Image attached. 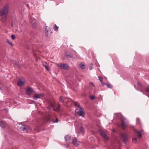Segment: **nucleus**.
<instances>
[{
    "mask_svg": "<svg viewBox=\"0 0 149 149\" xmlns=\"http://www.w3.org/2000/svg\"><path fill=\"white\" fill-rule=\"evenodd\" d=\"M9 10V5L8 4H6L3 7L2 9H0V16L3 14H8Z\"/></svg>",
    "mask_w": 149,
    "mask_h": 149,
    "instance_id": "nucleus-1",
    "label": "nucleus"
},
{
    "mask_svg": "<svg viewBox=\"0 0 149 149\" xmlns=\"http://www.w3.org/2000/svg\"><path fill=\"white\" fill-rule=\"evenodd\" d=\"M76 113L80 116H82L84 117L85 115V113L84 111V109L82 107L80 108L79 109H77L75 111Z\"/></svg>",
    "mask_w": 149,
    "mask_h": 149,
    "instance_id": "nucleus-2",
    "label": "nucleus"
},
{
    "mask_svg": "<svg viewBox=\"0 0 149 149\" xmlns=\"http://www.w3.org/2000/svg\"><path fill=\"white\" fill-rule=\"evenodd\" d=\"M57 65L58 68L62 69H67L69 68V66L66 64H58Z\"/></svg>",
    "mask_w": 149,
    "mask_h": 149,
    "instance_id": "nucleus-3",
    "label": "nucleus"
},
{
    "mask_svg": "<svg viewBox=\"0 0 149 149\" xmlns=\"http://www.w3.org/2000/svg\"><path fill=\"white\" fill-rule=\"evenodd\" d=\"M44 96V94L43 93L37 94L36 93L33 96V99L34 100H37L38 98H41Z\"/></svg>",
    "mask_w": 149,
    "mask_h": 149,
    "instance_id": "nucleus-4",
    "label": "nucleus"
},
{
    "mask_svg": "<svg viewBox=\"0 0 149 149\" xmlns=\"http://www.w3.org/2000/svg\"><path fill=\"white\" fill-rule=\"evenodd\" d=\"M72 143L75 146H79V142L77 139L75 138H72Z\"/></svg>",
    "mask_w": 149,
    "mask_h": 149,
    "instance_id": "nucleus-5",
    "label": "nucleus"
},
{
    "mask_svg": "<svg viewBox=\"0 0 149 149\" xmlns=\"http://www.w3.org/2000/svg\"><path fill=\"white\" fill-rule=\"evenodd\" d=\"M2 17L0 20L2 22V23H5L7 19V14H3V15H1Z\"/></svg>",
    "mask_w": 149,
    "mask_h": 149,
    "instance_id": "nucleus-6",
    "label": "nucleus"
},
{
    "mask_svg": "<svg viewBox=\"0 0 149 149\" xmlns=\"http://www.w3.org/2000/svg\"><path fill=\"white\" fill-rule=\"evenodd\" d=\"M24 84V81L23 79H19L17 81V85L19 86H22Z\"/></svg>",
    "mask_w": 149,
    "mask_h": 149,
    "instance_id": "nucleus-7",
    "label": "nucleus"
},
{
    "mask_svg": "<svg viewBox=\"0 0 149 149\" xmlns=\"http://www.w3.org/2000/svg\"><path fill=\"white\" fill-rule=\"evenodd\" d=\"M30 21L33 26L35 27L36 26V24L37 22V20L35 19H32V18L30 19Z\"/></svg>",
    "mask_w": 149,
    "mask_h": 149,
    "instance_id": "nucleus-8",
    "label": "nucleus"
},
{
    "mask_svg": "<svg viewBox=\"0 0 149 149\" xmlns=\"http://www.w3.org/2000/svg\"><path fill=\"white\" fill-rule=\"evenodd\" d=\"M56 117L55 116H50L48 117L47 118L48 120L49 121L53 122L54 123V119Z\"/></svg>",
    "mask_w": 149,
    "mask_h": 149,
    "instance_id": "nucleus-9",
    "label": "nucleus"
},
{
    "mask_svg": "<svg viewBox=\"0 0 149 149\" xmlns=\"http://www.w3.org/2000/svg\"><path fill=\"white\" fill-rule=\"evenodd\" d=\"M20 128L21 130L24 131L29 129V127L26 126L22 125L20 127Z\"/></svg>",
    "mask_w": 149,
    "mask_h": 149,
    "instance_id": "nucleus-10",
    "label": "nucleus"
},
{
    "mask_svg": "<svg viewBox=\"0 0 149 149\" xmlns=\"http://www.w3.org/2000/svg\"><path fill=\"white\" fill-rule=\"evenodd\" d=\"M121 136L122 139L123 140V142L125 143L127 141V137L126 135L122 134H121Z\"/></svg>",
    "mask_w": 149,
    "mask_h": 149,
    "instance_id": "nucleus-11",
    "label": "nucleus"
},
{
    "mask_svg": "<svg viewBox=\"0 0 149 149\" xmlns=\"http://www.w3.org/2000/svg\"><path fill=\"white\" fill-rule=\"evenodd\" d=\"M100 134L101 136L105 139H108V137L107 135L105 134V133L103 131H101L100 132Z\"/></svg>",
    "mask_w": 149,
    "mask_h": 149,
    "instance_id": "nucleus-12",
    "label": "nucleus"
},
{
    "mask_svg": "<svg viewBox=\"0 0 149 149\" xmlns=\"http://www.w3.org/2000/svg\"><path fill=\"white\" fill-rule=\"evenodd\" d=\"M33 91V90L31 88L29 87L27 88L26 90V92L27 94L29 95H30Z\"/></svg>",
    "mask_w": 149,
    "mask_h": 149,
    "instance_id": "nucleus-13",
    "label": "nucleus"
},
{
    "mask_svg": "<svg viewBox=\"0 0 149 149\" xmlns=\"http://www.w3.org/2000/svg\"><path fill=\"white\" fill-rule=\"evenodd\" d=\"M121 127L123 130H125L126 127V125L125 124L123 118L121 119Z\"/></svg>",
    "mask_w": 149,
    "mask_h": 149,
    "instance_id": "nucleus-14",
    "label": "nucleus"
},
{
    "mask_svg": "<svg viewBox=\"0 0 149 149\" xmlns=\"http://www.w3.org/2000/svg\"><path fill=\"white\" fill-rule=\"evenodd\" d=\"M42 65L45 67V69L49 71L48 65L47 63L45 62H42Z\"/></svg>",
    "mask_w": 149,
    "mask_h": 149,
    "instance_id": "nucleus-15",
    "label": "nucleus"
},
{
    "mask_svg": "<svg viewBox=\"0 0 149 149\" xmlns=\"http://www.w3.org/2000/svg\"><path fill=\"white\" fill-rule=\"evenodd\" d=\"M65 140L66 141L68 142L71 139V136L69 134L65 136Z\"/></svg>",
    "mask_w": 149,
    "mask_h": 149,
    "instance_id": "nucleus-16",
    "label": "nucleus"
},
{
    "mask_svg": "<svg viewBox=\"0 0 149 149\" xmlns=\"http://www.w3.org/2000/svg\"><path fill=\"white\" fill-rule=\"evenodd\" d=\"M135 132L137 134L138 137L139 138H141L142 137L141 132L137 130H135Z\"/></svg>",
    "mask_w": 149,
    "mask_h": 149,
    "instance_id": "nucleus-17",
    "label": "nucleus"
},
{
    "mask_svg": "<svg viewBox=\"0 0 149 149\" xmlns=\"http://www.w3.org/2000/svg\"><path fill=\"white\" fill-rule=\"evenodd\" d=\"M66 99L67 98L64 97H61L59 98V101L61 102H66V101H65Z\"/></svg>",
    "mask_w": 149,
    "mask_h": 149,
    "instance_id": "nucleus-18",
    "label": "nucleus"
},
{
    "mask_svg": "<svg viewBox=\"0 0 149 149\" xmlns=\"http://www.w3.org/2000/svg\"><path fill=\"white\" fill-rule=\"evenodd\" d=\"M98 78H99V80L100 81L101 83L103 85H106V84L103 82V78L102 77H98Z\"/></svg>",
    "mask_w": 149,
    "mask_h": 149,
    "instance_id": "nucleus-19",
    "label": "nucleus"
},
{
    "mask_svg": "<svg viewBox=\"0 0 149 149\" xmlns=\"http://www.w3.org/2000/svg\"><path fill=\"white\" fill-rule=\"evenodd\" d=\"M5 125V123L2 121H0V125L2 127H3Z\"/></svg>",
    "mask_w": 149,
    "mask_h": 149,
    "instance_id": "nucleus-20",
    "label": "nucleus"
},
{
    "mask_svg": "<svg viewBox=\"0 0 149 149\" xmlns=\"http://www.w3.org/2000/svg\"><path fill=\"white\" fill-rule=\"evenodd\" d=\"M65 55L68 58H71L72 56V55H71L70 53L68 52L66 53Z\"/></svg>",
    "mask_w": 149,
    "mask_h": 149,
    "instance_id": "nucleus-21",
    "label": "nucleus"
},
{
    "mask_svg": "<svg viewBox=\"0 0 149 149\" xmlns=\"http://www.w3.org/2000/svg\"><path fill=\"white\" fill-rule=\"evenodd\" d=\"M53 29L55 31H58V27L56 24H55L54 26Z\"/></svg>",
    "mask_w": 149,
    "mask_h": 149,
    "instance_id": "nucleus-22",
    "label": "nucleus"
},
{
    "mask_svg": "<svg viewBox=\"0 0 149 149\" xmlns=\"http://www.w3.org/2000/svg\"><path fill=\"white\" fill-rule=\"evenodd\" d=\"M74 104L75 106L77 107L79 109L80 108H81V107L80 105L77 102H74Z\"/></svg>",
    "mask_w": 149,
    "mask_h": 149,
    "instance_id": "nucleus-23",
    "label": "nucleus"
},
{
    "mask_svg": "<svg viewBox=\"0 0 149 149\" xmlns=\"http://www.w3.org/2000/svg\"><path fill=\"white\" fill-rule=\"evenodd\" d=\"M7 42L9 44L12 46H13L14 45V44L12 43V42L11 41H10L8 39L7 40Z\"/></svg>",
    "mask_w": 149,
    "mask_h": 149,
    "instance_id": "nucleus-24",
    "label": "nucleus"
},
{
    "mask_svg": "<svg viewBox=\"0 0 149 149\" xmlns=\"http://www.w3.org/2000/svg\"><path fill=\"white\" fill-rule=\"evenodd\" d=\"M106 85L108 88H111L112 87V85L110 84H106Z\"/></svg>",
    "mask_w": 149,
    "mask_h": 149,
    "instance_id": "nucleus-25",
    "label": "nucleus"
},
{
    "mask_svg": "<svg viewBox=\"0 0 149 149\" xmlns=\"http://www.w3.org/2000/svg\"><path fill=\"white\" fill-rule=\"evenodd\" d=\"M60 105L59 104L58 106V107L57 108H56V109H54L53 110H55V111H58L59 110V108L60 107Z\"/></svg>",
    "mask_w": 149,
    "mask_h": 149,
    "instance_id": "nucleus-26",
    "label": "nucleus"
},
{
    "mask_svg": "<svg viewBox=\"0 0 149 149\" xmlns=\"http://www.w3.org/2000/svg\"><path fill=\"white\" fill-rule=\"evenodd\" d=\"M132 142L134 143H136L137 142V139L136 138L132 139Z\"/></svg>",
    "mask_w": 149,
    "mask_h": 149,
    "instance_id": "nucleus-27",
    "label": "nucleus"
},
{
    "mask_svg": "<svg viewBox=\"0 0 149 149\" xmlns=\"http://www.w3.org/2000/svg\"><path fill=\"white\" fill-rule=\"evenodd\" d=\"M53 105L52 104H51L47 108L49 109H52V108L53 107Z\"/></svg>",
    "mask_w": 149,
    "mask_h": 149,
    "instance_id": "nucleus-28",
    "label": "nucleus"
},
{
    "mask_svg": "<svg viewBox=\"0 0 149 149\" xmlns=\"http://www.w3.org/2000/svg\"><path fill=\"white\" fill-rule=\"evenodd\" d=\"M80 66L82 69H83L84 68V65L82 63H81L80 65Z\"/></svg>",
    "mask_w": 149,
    "mask_h": 149,
    "instance_id": "nucleus-29",
    "label": "nucleus"
},
{
    "mask_svg": "<svg viewBox=\"0 0 149 149\" xmlns=\"http://www.w3.org/2000/svg\"><path fill=\"white\" fill-rule=\"evenodd\" d=\"M146 90L147 92L149 93V86H147Z\"/></svg>",
    "mask_w": 149,
    "mask_h": 149,
    "instance_id": "nucleus-30",
    "label": "nucleus"
},
{
    "mask_svg": "<svg viewBox=\"0 0 149 149\" xmlns=\"http://www.w3.org/2000/svg\"><path fill=\"white\" fill-rule=\"evenodd\" d=\"M11 37L13 39H15V36L14 35H11Z\"/></svg>",
    "mask_w": 149,
    "mask_h": 149,
    "instance_id": "nucleus-31",
    "label": "nucleus"
},
{
    "mask_svg": "<svg viewBox=\"0 0 149 149\" xmlns=\"http://www.w3.org/2000/svg\"><path fill=\"white\" fill-rule=\"evenodd\" d=\"M80 131L82 132H83L84 131V130L82 127H80Z\"/></svg>",
    "mask_w": 149,
    "mask_h": 149,
    "instance_id": "nucleus-32",
    "label": "nucleus"
},
{
    "mask_svg": "<svg viewBox=\"0 0 149 149\" xmlns=\"http://www.w3.org/2000/svg\"><path fill=\"white\" fill-rule=\"evenodd\" d=\"M58 119L57 118H56L55 120H54V123H57L58 122Z\"/></svg>",
    "mask_w": 149,
    "mask_h": 149,
    "instance_id": "nucleus-33",
    "label": "nucleus"
},
{
    "mask_svg": "<svg viewBox=\"0 0 149 149\" xmlns=\"http://www.w3.org/2000/svg\"><path fill=\"white\" fill-rule=\"evenodd\" d=\"M17 63V65L18 67L19 68H20L21 67L20 65L17 63Z\"/></svg>",
    "mask_w": 149,
    "mask_h": 149,
    "instance_id": "nucleus-34",
    "label": "nucleus"
},
{
    "mask_svg": "<svg viewBox=\"0 0 149 149\" xmlns=\"http://www.w3.org/2000/svg\"><path fill=\"white\" fill-rule=\"evenodd\" d=\"M90 84V86H92V87H94V84L92 83H90L89 84Z\"/></svg>",
    "mask_w": 149,
    "mask_h": 149,
    "instance_id": "nucleus-35",
    "label": "nucleus"
},
{
    "mask_svg": "<svg viewBox=\"0 0 149 149\" xmlns=\"http://www.w3.org/2000/svg\"><path fill=\"white\" fill-rule=\"evenodd\" d=\"M45 30H46L45 32H46V31H47V33H48V28H47V26H46V28H45Z\"/></svg>",
    "mask_w": 149,
    "mask_h": 149,
    "instance_id": "nucleus-36",
    "label": "nucleus"
},
{
    "mask_svg": "<svg viewBox=\"0 0 149 149\" xmlns=\"http://www.w3.org/2000/svg\"><path fill=\"white\" fill-rule=\"evenodd\" d=\"M137 84L139 86H141V83L139 82L138 81L137 82Z\"/></svg>",
    "mask_w": 149,
    "mask_h": 149,
    "instance_id": "nucleus-37",
    "label": "nucleus"
},
{
    "mask_svg": "<svg viewBox=\"0 0 149 149\" xmlns=\"http://www.w3.org/2000/svg\"><path fill=\"white\" fill-rule=\"evenodd\" d=\"M90 98L91 100H93L95 98V96H92L90 97Z\"/></svg>",
    "mask_w": 149,
    "mask_h": 149,
    "instance_id": "nucleus-38",
    "label": "nucleus"
},
{
    "mask_svg": "<svg viewBox=\"0 0 149 149\" xmlns=\"http://www.w3.org/2000/svg\"><path fill=\"white\" fill-rule=\"evenodd\" d=\"M136 121L137 122L139 123V122L140 121V119L139 118H137Z\"/></svg>",
    "mask_w": 149,
    "mask_h": 149,
    "instance_id": "nucleus-39",
    "label": "nucleus"
},
{
    "mask_svg": "<svg viewBox=\"0 0 149 149\" xmlns=\"http://www.w3.org/2000/svg\"><path fill=\"white\" fill-rule=\"evenodd\" d=\"M0 89L1 90V88L0 87Z\"/></svg>",
    "mask_w": 149,
    "mask_h": 149,
    "instance_id": "nucleus-40",
    "label": "nucleus"
},
{
    "mask_svg": "<svg viewBox=\"0 0 149 149\" xmlns=\"http://www.w3.org/2000/svg\"><path fill=\"white\" fill-rule=\"evenodd\" d=\"M148 97H149V96H148Z\"/></svg>",
    "mask_w": 149,
    "mask_h": 149,
    "instance_id": "nucleus-41",
    "label": "nucleus"
}]
</instances>
